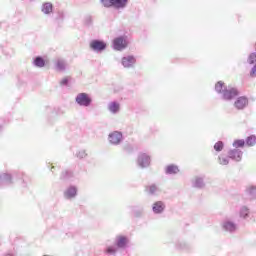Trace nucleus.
I'll return each instance as SVG.
<instances>
[{"label": "nucleus", "instance_id": "nucleus-10", "mask_svg": "<svg viewBox=\"0 0 256 256\" xmlns=\"http://www.w3.org/2000/svg\"><path fill=\"white\" fill-rule=\"evenodd\" d=\"M135 57L133 56H127V57H123L122 58V65L123 67L129 68V67H133V65H135Z\"/></svg>", "mask_w": 256, "mask_h": 256}, {"label": "nucleus", "instance_id": "nucleus-16", "mask_svg": "<svg viewBox=\"0 0 256 256\" xmlns=\"http://www.w3.org/2000/svg\"><path fill=\"white\" fill-rule=\"evenodd\" d=\"M53 11V4L52 3H45L42 6V12L49 14Z\"/></svg>", "mask_w": 256, "mask_h": 256}, {"label": "nucleus", "instance_id": "nucleus-2", "mask_svg": "<svg viewBox=\"0 0 256 256\" xmlns=\"http://www.w3.org/2000/svg\"><path fill=\"white\" fill-rule=\"evenodd\" d=\"M223 95V99H225V101H231V99H235V97H237V95H239V90H237V88H233L231 86H229L227 89H225Z\"/></svg>", "mask_w": 256, "mask_h": 256}, {"label": "nucleus", "instance_id": "nucleus-19", "mask_svg": "<svg viewBox=\"0 0 256 256\" xmlns=\"http://www.w3.org/2000/svg\"><path fill=\"white\" fill-rule=\"evenodd\" d=\"M109 111H111L112 113H117V111H119V104L112 102L109 105Z\"/></svg>", "mask_w": 256, "mask_h": 256}, {"label": "nucleus", "instance_id": "nucleus-18", "mask_svg": "<svg viewBox=\"0 0 256 256\" xmlns=\"http://www.w3.org/2000/svg\"><path fill=\"white\" fill-rule=\"evenodd\" d=\"M34 65L36 67H45V60L41 57H37L35 60H34Z\"/></svg>", "mask_w": 256, "mask_h": 256}, {"label": "nucleus", "instance_id": "nucleus-3", "mask_svg": "<svg viewBox=\"0 0 256 256\" xmlns=\"http://www.w3.org/2000/svg\"><path fill=\"white\" fill-rule=\"evenodd\" d=\"M113 45L116 51H123V49L127 47V38L125 37L115 38L113 41Z\"/></svg>", "mask_w": 256, "mask_h": 256}, {"label": "nucleus", "instance_id": "nucleus-28", "mask_svg": "<svg viewBox=\"0 0 256 256\" xmlns=\"http://www.w3.org/2000/svg\"><path fill=\"white\" fill-rule=\"evenodd\" d=\"M240 215H241V217H243L245 219V217H247V215H249V209H247L246 207H243L241 209Z\"/></svg>", "mask_w": 256, "mask_h": 256}, {"label": "nucleus", "instance_id": "nucleus-24", "mask_svg": "<svg viewBox=\"0 0 256 256\" xmlns=\"http://www.w3.org/2000/svg\"><path fill=\"white\" fill-rule=\"evenodd\" d=\"M218 161L220 165H229V160L225 156H219Z\"/></svg>", "mask_w": 256, "mask_h": 256}, {"label": "nucleus", "instance_id": "nucleus-6", "mask_svg": "<svg viewBox=\"0 0 256 256\" xmlns=\"http://www.w3.org/2000/svg\"><path fill=\"white\" fill-rule=\"evenodd\" d=\"M121 139H123V134H121V132H113L109 135V141L113 145H118V143H121Z\"/></svg>", "mask_w": 256, "mask_h": 256}, {"label": "nucleus", "instance_id": "nucleus-5", "mask_svg": "<svg viewBox=\"0 0 256 256\" xmlns=\"http://www.w3.org/2000/svg\"><path fill=\"white\" fill-rule=\"evenodd\" d=\"M90 47L94 51H103V49H105V47H107V44H105V42H103V41L94 40L90 43Z\"/></svg>", "mask_w": 256, "mask_h": 256}, {"label": "nucleus", "instance_id": "nucleus-13", "mask_svg": "<svg viewBox=\"0 0 256 256\" xmlns=\"http://www.w3.org/2000/svg\"><path fill=\"white\" fill-rule=\"evenodd\" d=\"M127 5V0H112V7L123 9Z\"/></svg>", "mask_w": 256, "mask_h": 256}, {"label": "nucleus", "instance_id": "nucleus-22", "mask_svg": "<svg viewBox=\"0 0 256 256\" xmlns=\"http://www.w3.org/2000/svg\"><path fill=\"white\" fill-rule=\"evenodd\" d=\"M233 147H245V140H235L233 142Z\"/></svg>", "mask_w": 256, "mask_h": 256}, {"label": "nucleus", "instance_id": "nucleus-32", "mask_svg": "<svg viewBox=\"0 0 256 256\" xmlns=\"http://www.w3.org/2000/svg\"><path fill=\"white\" fill-rule=\"evenodd\" d=\"M67 83H69V78L62 79L61 85H67Z\"/></svg>", "mask_w": 256, "mask_h": 256}, {"label": "nucleus", "instance_id": "nucleus-20", "mask_svg": "<svg viewBox=\"0 0 256 256\" xmlns=\"http://www.w3.org/2000/svg\"><path fill=\"white\" fill-rule=\"evenodd\" d=\"M224 228L227 230V231H235V224H233L232 222H226L224 224Z\"/></svg>", "mask_w": 256, "mask_h": 256}, {"label": "nucleus", "instance_id": "nucleus-30", "mask_svg": "<svg viewBox=\"0 0 256 256\" xmlns=\"http://www.w3.org/2000/svg\"><path fill=\"white\" fill-rule=\"evenodd\" d=\"M69 175H71V172L69 171L62 172V179H66L67 177H69Z\"/></svg>", "mask_w": 256, "mask_h": 256}, {"label": "nucleus", "instance_id": "nucleus-26", "mask_svg": "<svg viewBox=\"0 0 256 256\" xmlns=\"http://www.w3.org/2000/svg\"><path fill=\"white\" fill-rule=\"evenodd\" d=\"M106 253H108L109 255H115V253H117V249H115V247L113 246H109L106 249Z\"/></svg>", "mask_w": 256, "mask_h": 256}, {"label": "nucleus", "instance_id": "nucleus-15", "mask_svg": "<svg viewBox=\"0 0 256 256\" xmlns=\"http://www.w3.org/2000/svg\"><path fill=\"white\" fill-rule=\"evenodd\" d=\"M166 173L169 175H175L176 173H179V168L175 165H169L166 167Z\"/></svg>", "mask_w": 256, "mask_h": 256}, {"label": "nucleus", "instance_id": "nucleus-21", "mask_svg": "<svg viewBox=\"0 0 256 256\" xmlns=\"http://www.w3.org/2000/svg\"><path fill=\"white\" fill-rule=\"evenodd\" d=\"M248 63H249L250 65H253V64L256 63V53H255V52H253V53H251V54L249 55V57H248Z\"/></svg>", "mask_w": 256, "mask_h": 256}, {"label": "nucleus", "instance_id": "nucleus-11", "mask_svg": "<svg viewBox=\"0 0 256 256\" xmlns=\"http://www.w3.org/2000/svg\"><path fill=\"white\" fill-rule=\"evenodd\" d=\"M77 196V188L75 186H71L69 188L66 189V191L64 192V197H66V199H73V197Z\"/></svg>", "mask_w": 256, "mask_h": 256}, {"label": "nucleus", "instance_id": "nucleus-27", "mask_svg": "<svg viewBox=\"0 0 256 256\" xmlns=\"http://www.w3.org/2000/svg\"><path fill=\"white\" fill-rule=\"evenodd\" d=\"M56 67H57L58 71H63V69H65V62L58 61L56 64Z\"/></svg>", "mask_w": 256, "mask_h": 256}, {"label": "nucleus", "instance_id": "nucleus-29", "mask_svg": "<svg viewBox=\"0 0 256 256\" xmlns=\"http://www.w3.org/2000/svg\"><path fill=\"white\" fill-rule=\"evenodd\" d=\"M249 194L252 195V197H256V188L255 187H250L248 189Z\"/></svg>", "mask_w": 256, "mask_h": 256}, {"label": "nucleus", "instance_id": "nucleus-25", "mask_svg": "<svg viewBox=\"0 0 256 256\" xmlns=\"http://www.w3.org/2000/svg\"><path fill=\"white\" fill-rule=\"evenodd\" d=\"M104 7H113V0H100Z\"/></svg>", "mask_w": 256, "mask_h": 256}, {"label": "nucleus", "instance_id": "nucleus-23", "mask_svg": "<svg viewBox=\"0 0 256 256\" xmlns=\"http://www.w3.org/2000/svg\"><path fill=\"white\" fill-rule=\"evenodd\" d=\"M224 144L222 141H218L214 145L215 151H223Z\"/></svg>", "mask_w": 256, "mask_h": 256}, {"label": "nucleus", "instance_id": "nucleus-14", "mask_svg": "<svg viewBox=\"0 0 256 256\" xmlns=\"http://www.w3.org/2000/svg\"><path fill=\"white\" fill-rule=\"evenodd\" d=\"M215 89L217 91V93H224L225 89H228L227 86H225V83L222 81H219L216 85H215Z\"/></svg>", "mask_w": 256, "mask_h": 256}, {"label": "nucleus", "instance_id": "nucleus-17", "mask_svg": "<svg viewBox=\"0 0 256 256\" xmlns=\"http://www.w3.org/2000/svg\"><path fill=\"white\" fill-rule=\"evenodd\" d=\"M246 145H248V147H253L256 145V136L255 135H251L246 139Z\"/></svg>", "mask_w": 256, "mask_h": 256}, {"label": "nucleus", "instance_id": "nucleus-1", "mask_svg": "<svg viewBox=\"0 0 256 256\" xmlns=\"http://www.w3.org/2000/svg\"><path fill=\"white\" fill-rule=\"evenodd\" d=\"M76 103L83 107H89V105H91V97H89V94L87 93H80L76 97Z\"/></svg>", "mask_w": 256, "mask_h": 256}, {"label": "nucleus", "instance_id": "nucleus-9", "mask_svg": "<svg viewBox=\"0 0 256 256\" xmlns=\"http://www.w3.org/2000/svg\"><path fill=\"white\" fill-rule=\"evenodd\" d=\"M242 156L243 152L241 150L234 149L228 152V157L234 161H240Z\"/></svg>", "mask_w": 256, "mask_h": 256}, {"label": "nucleus", "instance_id": "nucleus-33", "mask_svg": "<svg viewBox=\"0 0 256 256\" xmlns=\"http://www.w3.org/2000/svg\"><path fill=\"white\" fill-rule=\"evenodd\" d=\"M5 256H13L12 254H6Z\"/></svg>", "mask_w": 256, "mask_h": 256}, {"label": "nucleus", "instance_id": "nucleus-12", "mask_svg": "<svg viewBox=\"0 0 256 256\" xmlns=\"http://www.w3.org/2000/svg\"><path fill=\"white\" fill-rule=\"evenodd\" d=\"M152 209L154 213H163V211L165 210V204L162 201H158L154 203Z\"/></svg>", "mask_w": 256, "mask_h": 256}, {"label": "nucleus", "instance_id": "nucleus-7", "mask_svg": "<svg viewBox=\"0 0 256 256\" xmlns=\"http://www.w3.org/2000/svg\"><path fill=\"white\" fill-rule=\"evenodd\" d=\"M127 243H129V239L123 235H119L116 237V246L119 249H124V247H127Z\"/></svg>", "mask_w": 256, "mask_h": 256}, {"label": "nucleus", "instance_id": "nucleus-4", "mask_svg": "<svg viewBox=\"0 0 256 256\" xmlns=\"http://www.w3.org/2000/svg\"><path fill=\"white\" fill-rule=\"evenodd\" d=\"M234 105L236 109H245V107L249 105V100L247 99V97L242 96L235 101Z\"/></svg>", "mask_w": 256, "mask_h": 256}, {"label": "nucleus", "instance_id": "nucleus-31", "mask_svg": "<svg viewBox=\"0 0 256 256\" xmlns=\"http://www.w3.org/2000/svg\"><path fill=\"white\" fill-rule=\"evenodd\" d=\"M156 191H157V186H155V185L149 186L150 193H155Z\"/></svg>", "mask_w": 256, "mask_h": 256}, {"label": "nucleus", "instance_id": "nucleus-8", "mask_svg": "<svg viewBox=\"0 0 256 256\" xmlns=\"http://www.w3.org/2000/svg\"><path fill=\"white\" fill-rule=\"evenodd\" d=\"M138 163L140 167H149V164L151 163V158L147 154H141L138 157Z\"/></svg>", "mask_w": 256, "mask_h": 256}]
</instances>
